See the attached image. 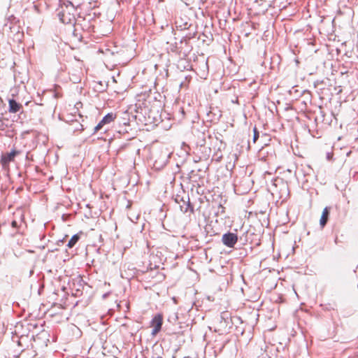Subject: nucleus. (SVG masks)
Returning a JSON list of instances; mask_svg holds the SVG:
<instances>
[{
  "label": "nucleus",
  "instance_id": "nucleus-16",
  "mask_svg": "<svg viewBox=\"0 0 358 358\" xmlns=\"http://www.w3.org/2000/svg\"><path fill=\"white\" fill-rule=\"evenodd\" d=\"M259 138V131L256 127L253 129V142L255 143Z\"/></svg>",
  "mask_w": 358,
  "mask_h": 358
},
{
  "label": "nucleus",
  "instance_id": "nucleus-19",
  "mask_svg": "<svg viewBox=\"0 0 358 358\" xmlns=\"http://www.w3.org/2000/svg\"><path fill=\"white\" fill-rule=\"evenodd\" d=\"M258 358H268V355L267 353H265V354L264 353L262 355L261 357H259Z\"/></svg>",
  "mask_w": 358,
  "mask_h": 358
},
{
  "label": "nucleus",
  "instance_id": "nucleus-25",
  "mask_svg": "<svg viewBox=\"0 0 358 358\" xmlns=\"http://www.w3.org/2000/svg\"><path fill=\"white\" fill-rule=\"evenodd\" d=\"M224 345H225V343H224L221 345V347H220V350H222V349L224 348Z\"/></svg>",
  "mask_w": 358,
  "mask_h": 358
},
{
  "label": "nucleus",
  "instance_id": "nucleus-8",
  "mask_svg": "<svg viewBox=\"0 0 358 358\" xmlns=\"http://www.w3.org/2000/svg\"><path fill=\"white\" fill-rule=\"evenodd\" d=\"M116 117V115L113 113H109L106 115L102 120L94 127V132L101 130L105 125L108 124L113 122Z\"/></svg>",
  "mask_w": 358,
  "mask_h": 358
},
{
  "label": "nucleus",
  "instance_id": "nucleus-21",
  "mask_svg": "<svg viewBox=\"0 0 358 358\" xmlns=\"http://www.w3.org/2000/svg\"><path fill=\"white\" fill-rule=\"evenodd\" d=\"M276 180H271V184L273 187H276V184L275 183Z\"/></svg>",
  "mask_w": 358,
  "mask_h": 358
},
{
  "label": "nucleus",
  "instance_id": "nucleus-15",
  "mask_svg": "<svg viewBox=\"0 0 358 358\" xmlns=\"http://www.w3.org/2000/svg\"><path fill=\"white\" fill-rule=\"evenodd\" d=\"M234 186L235 192H236L238 194H245V193L248 192V191L249 190V188H246L243 190H241L240 187L236 183L234 184Z\"/></svg>",
  "mask_w": 358,
  "mask_h": 358
},
{
  "label": "nucleus",
  "instance_id": "nucleus-12",
  "mask_svg": "<svg viewBox=\"0 0 358 358\" xmlns=\"http://www.w3.org/2000/svg\"><path fill=\"white\" fill-rule=\"evenodd\" d=\"M328 216H329V208L325 207L323 210L322 215L321 216L320 221V225L322 227H324L327 224V220H328Z\"/></svg>",
  "mask_w": 358,
  "mask_h": 358
},
{
  "label": "nucleus",
  "instance_id": "nucleus-7",
  "mask_svg": "<svg viewBox=\"0 0 358 358\" xmlns=\"http://www.w3.org/2000/svg\"><path fill=\"white\" fill-rule=\"evenodd\" d=\"M163 322V316L162 314H157L151 321V326L153 327L152 334L155 335L160 331Z\"/></svg>",
  "mask_w": 358,
  "mask_h": 358
},
{
  "label": "nucleus",
  "instance_id": "nucleus-6",
  "mask_svg": "<svg viewBox=\"0 0 358 358\" xmlns=\"http://www.w3.org/2000/svg\"><path fill=\"white\" fill-rule=\"evenodd\" d=\"M176 201L179 204L180 210L184 213L188 212H189L190 213H194V208L189 202V196L187 197V199H185L184 198L182 197L180 198V201L178 200V198H176Z\"/></svg>",
  "mask_w": 358,
  "mask_h": 358
},
{
  "label": "nucleus",
  "instance_id": "nucleus-26",
  "mask_svg": "<svg viewBox=\"0 0 358 358\" xmlns=\"http://www.w3.org/2000/svg\"><path fill=\"white\" fill-rule=\"evenodd\" d=\"M48 179H49V180L53 179V177H52V176H51V177H50Z\"/></svg>",
  "mask_w": 358,
  "mask_h": 358
},
{
  "label": "nucleus",
  "instance_id": "nucleus-14",
  "mask_svg": "<svg viewBox=\"0 0 358 358\" xmlns=\"http://www.w3.org/2000/svg\"><path fill=\"white\" fill-rule=\"evenodd\" d=\"M80 236L78 234H74L67 243V247L69 248H73L79 241Z\"/></svg>",
  "mask_w": 358,
  "mask_h": 358
},
{
  "label": "nucleus",
  "instance_id": "nucleus-3",
  "mask_svg": "<svg viewBox=\"0 0 358 358\" xmlns=\"http://www.w3.org/2000/svg\"><path fill=\"white\" fill-rule=\"evenodd\" d=\"M225 148V144L222 141H219L218 139L215 140V142L214 143V153L212 156V160L215 161L216 162H219L222 159V150Z\"/></svg>",
  "mask_w": 358,
  "mask_h": 358
},
{
  "label": "nucleus",
  "instance_id": "nucleus-4",
  "mask_svg": "<svg viewBox=\"0 0 358 358\" xmlns=\"http://www.w3.org/2000/svg\"><path fill=\"white\" fill-rule=\"evenodd\" d=\"M20 151L13 148L10 152L2 154L1 157V165L2 167L6 168L8 166L10 162L14 161L15 157L20 155Z\"/></svg>",
  "mask_w": 358,
  "mask_h": 358
},
{
  "label": "nucleus",
  "instance_id": "nucleus-18",
  "mask_svg": "<svg viewBox=\"0 0 358 358\" xmlns=\"http://www.w3.org/2000/svg\"><path fill=\"white\" fill-rule=\"evenodd\" d=\"M333 156H334V154L332 152H327L326 154V158L328 161H332Z\"/></svg>",
  "mask_w": 358,
  "mask_h": 358
},
{
  "label": "nucleus",
  "instance_id": "nucleus-1",
  "mask_svg": "<svg viewBox=\"0 0 358 358\" xmlns=\"http://www.w3.org/2000/svg\"><path fill=\"white\" fill-rule=\"evenodd\" d=\"M77 8L69 0H60L59 6L57 9V15L61 22L66 24L76 23Z\"/></svg>",
  "mask_w": 358,
  "mask_h": 358
},
{
  "label": "nucleus",
  "instance_id": "nucleus-17",
  "mask_svg": "<svg viewBox=\"0 0 358 358\" xmlns=\"http://www.w3.org/2000/svg\"><path fill=\"white\" fill-rule=\"evenodd\" d=\"M224 213V207L220 204L218 207V211L216 213V215H218L219 214H222Z\"/></svg>",
  "mask_w": 358,
  "mask_h": 358
},
{
  "label": "nucleus",
  "instance_id": "nucleus-2",
  "mask_svg": "<svg viewBox=\"0 0 358 358\" xmlns=\"http://www.w3.org/2000/svg\"><path fill=\"white\" fill-rule=\"evenodd\" d=\"M231 327L232 320L231 313L229 311L222 312L218 318V322L215 326L214 331L221 336L229 332Z\"/></svg>",
  "mask_w": 358,
  "mask_h": 358
},
{
  "label": "nucleus",
  "instance_id": "nucleus-20",
  "mask_svg": "<svg viewBox=\"0 0 358 358\" xmlns=\"http://www.w3.org/2000/svg\"><path fill=\"white\" fill-rule=\"evenodd\" d=\"M240 182H248L250 184L248 185V186H250V184H252L254 182V180H238Z\"/></svg>",
  "mask_w": 358,
  "mask_h": 358
},
{
  "label": "nucleus",
  "instance_id": "nucleus-13",
  "mask_svg": "<svg viewBox=\"0 0 358 358\" xmlns=\"http://www.w3.org/2000/svg\"><path fill=\"white\" fill-rule=\"evenodd\" d=\"M167 162V159L166 157V155H164L163 158L162 159H156L154 163V166L157 169H159L160 168L163 167Z\"/></svg>",
  "mask_w": 358,
  "mask_h": 358
},
{
  "label": "nucleus",
  "instance_id": "nucleus-9",
  "mask_svg": "<svg viewBox=\"0 0 358 358\" xmlns=\"http://www.w3.org/2000/svg\"><path fill=\"white\" fill-rule=\"evenodd\" d=\"M78 25H80L84 31L88 33L94 31V25L91 23L90 19L83 18L81 22H78L77 24V26Z\"/></svg>",
  "mask_w": 358,
  "mask_h": 358
},
{
  "label": "nucleus",
  "instance_id": "nucleus-23",
  "mask_svg": "<svg viewBox=\"0 0 358 358\" xmlns=\"http://www.w3.org/2000/svg\"><path fill=\"white\" fill-rule=\"evenodd\" d=\"M80 105H81V103H80V102L77 103H76V108L80 107Z\"/></svg>",
  "mask_w": 358,
  "mask_h": 358
},
{
  "label": "nucleus",
  "instance_id": "nucleus-10",
  "mask_svg": "<svg viewBox=\"0 0 358 358\" xmlns=\"http://www.w3.org/2000/svg\"><path fill=\"white\" fill-rule=\"evenodd\" d=\"M22 108V104L17 103L15 99L8 100V112L10 113H16Z\"/></svg>",
  "mask_w": 358,
  "mask_h": 358
},
{
  "label": "nucleus",
  "instance_id": "nucleus-24",
  "mask_svg": "<svg viewBox=\"0 0 358 358\" xmlns=\"http://www.w3.org/2000/svg\"><path fill=\"white\" fill-rule=\"evenodd\" d=\"M80 105H81V103H80V102L77 103H76V108L80 107Z\"/></svg>",
  "mask_w": 358,
  "mask_h": 358
},
{
  "label": "nucleus",
  "instance_id": "nucleus-22",
  "mask_svg": "<svg viewBox=\"0 0 358 358\" xmlns=\"http://www.w3.org/2000/svg\"><path fill=\"white\" fill-rule=\"evenodd\" d=\"M80 105H81V103H80V102L77 103H76V108L80 107Z\"/></svg>",
  "mask_w": 358,
  "mask_h": 358
},
{
  "label": "nucleus",
  "instance_id": "nucleus-11",
  "mask_svg": "<svg viewBox=\"0 0 358 358\" xmlns=\"http://www.w3.org/2000/svg\"><path fill=\"white\" fill-rule=\"evenodd\" d=\"M15 219L11 222V226L13 228H18L24 221V214L21 210L17 211L14 214Z\"/></svg>",
  "mask_w": 358,
  "mask_h": 358
},
{
  "label": "nucleus",
  "instance_id": "nucleus-5",
  "mask_svg": "<svg viewBox=\"0 0 358 358\" xmlns=\"http://www.w3.org/2000/svg\"><path fill=\"white\" fill-rule=\"evenodd\" d=\"M222 241L227 247L233 248L238 241V236L234 233H226L222 235Z\"/></svg>",
  "mask_w": 358,
  "mask_h": 358
}]
</instances>
